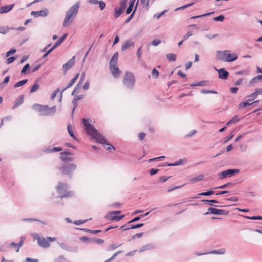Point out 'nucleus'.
Returning <instances> with one entry per match:
<instances>
[{"label":"nucleus","instance_id":"nucleus-1","mask_svg":"<svg viewBox=\"0 0 262 262\" xmlns=\"http://www.w3.org/2000/svg\"><path fill=\"white\" fill-rule=\"evenodd\" d=\"M89 121V119H82V123L85 126L86 133L94 138L98 143H105L106 139Z\"/></svg>","mask_w":262,"mask_h":262},{"label":"nucleus","instance_id":"nucleus-2","mask_svg":"<svg viewBox=\"0 0 262 262\" xmlns=\"http://www.w3.org/2000/svg\"><path fill=\"white\" fill-rule=\"evenodd\" d=\"M80 3H76L67 12L66 17L63 20L62 25L64 27H69L74 21L76 17L79 8Z\"/></svg>","mask_w":262,"mask_h":262},{"label":"nucleus","instance_id":"nucleus-3","mask_svg":"<svg viewBox=\"0 0 262 262\" xmlns=\"http://www.w3.org/2000/svg\"><path fill=\"white\" fill-rule=\"evenodd\" d=\"M32 108L40 113L41 116H49L54 115L56 111L55 106L49 107L48 105H41L38 103L34 104Z\"/></svg>","mask_w":262,"mask_h":262},{"label":"nucleus","instance_id":"nucleus-4","mask_svg":"<svg viewBox=\"0 0 262 262\" xmlns=\"http://www.w3.org/2000/svg\"><path fill=\"white\" fill-rule=\"evenodd\" d=\"M216 57L220 60L229 62L234 61L238 58L236 53H232L229 50L217 51L216 52Z\"/></svg>","mask_w":262,"mask_h":262},{"label":"nucleus","instance_id":"nucleus-5","mask_svg":"<svg viewBox=\"0 0 262 262\" xmlns=\"http://www.w3.org/2000/svg\"><path fill=\"white\" fill-rule=\"evenodd\" d=\"M68 186L66 184L58 183V185L56 186V189L58 193L60 194L59 197L61 199L63 198H69L73 196L74 194L73 191H68Z\"/></svg>","mask_w":262,"mask_h":262},{"label":"nucleus","instance_id":"nucleus-6","mask_svg":"<svg viewBox=\"0 0 262 262\" xmlns=\"http://www.w3.org/2000/svg\"><path fill=\"white\" fill-rule=\"evenodd\" d=\"M76 167L74 163H65L60 167L59 170L61 174L72 178L73 171L76 169Z\"/></svg>","mask_w":262,"mask_h":262},{"label":"nucleus","instance_id":"nucleus-7","mask_svg":"<svg viewBox=\"0 0 262 262\" xmlns=\"http://www.w3.org/2000/svg\"><path fill=\"white\" fill-rule=\"evenodd\" d=\"M34 237L37 241V243L40 247L46 248L49 247L50 242H54L56 240L55 237H48L45 238L39 236L37 234H35Z\"/></svg>","mask_w":262,"mask_h":262},{"label":"nucleus","instance_id":"nucleus-8","mask_svg":"<svg viewBox=\"0 0 262 262\" xmlns=\"http://www.w3.org/2000/svg\"><path fill=\"white\" fill-rule=\"evenodd\" d=\"M123 83L126 88L133 89L135 84V78L134 75L130 72H126L123 79Z\"/></svg>","mask_w":262,"mask_h":262},{"label":"nucleus","instance_id":"nucleus-9","mask_svg":"<svg viewBox=\"0 0 262 262\" xmlns=\"http://www.w3.org/2000/svg\"><path fill=\"white\" fill-rule=\"evenodd\" d=\"M239 169H228L226 170L223 171L219 173V176L221 179H224L227 177H231L235 173L239 172Z\"/></svg>","mask_w":262,"mask_h":262},{"label":"nucleus","instance_id":"nucleus-10","mask_svg":"<svg viewBox=\"0 0 262 262\" xmlns=\"http://www.w3.org/2000/svg\"><path fill=\"white\" fill-rule=\"evenodd\" d=\"M209 214H218V215H228L229 214V212L228 211L216 209L215 208L209 207L208 208L207 211L204 213L205 215H207Z\"/></svg>","mask_w":262,"mask_h":262},{"label":"nucleus","instance_id":"nucleus-11","mask_svg":"<svg viewBox=\"0 0 262 262\" xmlns=\"http://www.w3.org/2000/svg\"><path fill=\"white\" fill-rule=\"evenodd\" d=\"M127 1V0H121L120 3V8L119 9L116 8L115 9L114 17L115 18H118L125 9Z\"/></svg>","mask_w":262,"mask_h":262},{"label":"nucleus","instance_id":"nucleus-12","mask_svg":"<svg viewBox=\"0 0 262 262\" xmlns=\"http://www.w3.org/2000/svg\"><path fill=\"white\" fill-rule=\"evenodd\" d=\"M31 14L34 17H46L49 14V10L47 9H45L40 11H32Z\"/></svg>","mask_w":262,"mask_h":262},{"label":"nucleus","instance_id":"nucleus-13","mask_svg":"<svg viewBox=\"0 0 262 262\" xmlns=\"http://www.w3.org/2000/svg\"><path fill=\"white\" fill-rule=\"evenodd\" d=\"M124 215L117 216L113 211L110 212L105 216V217L110 221H119L123 218Z\"/></svg>","mask_w":262,"mask_h":262},{"label":"nucleus","instance_id":"nucleus-14","mask_svg":"<svg viewBox=\"0 0 262 262\" xmlns=\"http://www.w3.org/2000/svg\"><path fill=\"white\" fill-rule=\"evenodd\" d=\"M214 69L218 72L219 77L221 79H226L229 76V72L226 71L224 68L220 69H217L216 67H214Z\"/></svg>","mask_w":262,"mask_h":262},{"label":"nucleus","instance_id":"nucleus-15","mask_svg":"<svg viewBox=\"0 0 262 262\" xmlns=\"http://www.w3.org/2000/svg\"><path fill=\"white\" fill-rule=\"evenodd\" d=\"M135 43L133 41L130 40H127L123 42L121 46V51L124 52L131 48H134Z\"/></svg>","mask_w":262,"mask_h":262},{"label":"nucleus","instance_id":"nucleus-16","mask_svg":"<svg viewBox=\"0 0 262 262\" xmlns=\"http://www.w3.org/2000/svg\"><path fill=\"white\" fill-rule=\"evenodd\" d=\"M73 154L69 151H63L60 153V159L63 161H72L74 159L73 157H69V155H72Z\"/></svg>","mask_w":262,"mask_h":262},{"label":"nucleus","instance_id":"nucleus-17","mask_svg":"<svg viewBox=\"0 0 262 262\" xmlns=\"http://www.w3.org/2000/svg\"><path fill=\"white\" fill-rule=\"evenodd\" d=\"M226 252V250L225 249H221L219 250H212L209 252H205L203 253H196V255L197 256L202 255L204 254H224Z\"/></svg>","mask_w":262,"mask_h":262},{"label":"nucleus","instance_id":"nucleus-18","mask_svg":"<svg viewBox=\"0 0 262 262\" xmlns=\"http://www.w3.org/2000/svg\"><path fill=\"white\" fill-rule=\"evenodd\" d=\"M82 55L83 54L81 53V52H78L76 54V56H74L73 57H72L70 60H69L66 63L63 64L62 66H73L75 64L76 57H77V58H78L82 56Z\"/></svg>","mask_w":262,"mask_h":262},{"label":"nucleus","instance_id":"nucleus-19","mask_svg":"<svg viewBox=\"0 0 262 262\" xmlns=\"http://www.w3.org/2000/svg\"><path fill=\"white\" fill-rule=\"evenodd\" d=\"M110 67V71L111 73L113 75V76L117 78H118L121 74V71L119 69L118 67Z\"/></svg>","mask_w":262,"mask_h":262},{"label":"nucleus","instance_id":"nucleus-20","mask_svg":"<svg viewBox=\"0 0 262 262\" xmlns=\"http://www.w3.org/2000/svg\"><path fill=\"white\" fill-rule=\"evenodd\" d=\"M24 96L23 95H20L18 98H17L14 103L13 108H15L20 106L24 102Z\"/></svg>","mask_w":262,"mask_h":262},{"label":"nucleus","instance_id":"nucleus-21","mask_svg":"<svg viewBox=\"0 0 262 262\" xmlns=\"http://www.w3.org/2000/svg\"><path fill=\"white\" fill-rule=\"evenodd\" d=\"M14 4L2 6L0 8V13H5L10 11L13 8Z\"/></svg>","mask_w":262,"mask_h":262},{"label":"nucleus","instance_id":"nucleus-22","mask_svg":"<svg viewBox=\"0 0 262 262\" xmlns=\"http://www.w3.org/2000/svg\"><path fill=\"white\" fill-rule=\"evenodd\" d=\"M68 35L67 33H65L61 37H60L58 40L55 43L53 46L52 47V50H54L56 48H57L58 46H59L63 41L66 39Z\"/></svg>","mask_w":262,"mask_h":262},{"label":"nucleus","instance_id":"nucleus-23","mask_svg":"<svg viewBox=\"0 0 262 262\" xmlns=\"http://www.w3.org/2000/svg\"><path fill=\"white\" fill-rule=\"evenodd\" d=\"M79 76V74L77 73L76 74V75L74 76V77L69 82L67 86L62 90V92H64L67 89L72 86L75 83V82L77 80V78H78Z\"/></svg>","mask_w":262,"mask_h":262},{"label":"nucleus","instance_id":"nucleus-24","mask_svg":"<svg viewBox=\"0 0 262 262\" xmlns=\"http://www.w3.org/2000/svg\"><path fill=\"white\" fill-rule=\"evenodd\" d=\"M62 150V148L61 147H54L53 148H46L45 151L47 153H51L54 152H58Z\"/></svg>","mask_w":262,"mask_h":262},{"label":"nucleus","instance_id":"nucleus-25","mask_svg":"<svg viewBox=\"0 0 262 262\" xmlns=\"http://www.w3.org/2000/svg\"><path fill=\"white\" fill-rule=\"evenodd\" d=\"M118 59V53L116 52L113 55V57H112L110 60V66H116L117 63Z\"/></svg>","mask_w":262,"mask_h":262},{"label":"nucleus","instance_id":"nucleus-26","mask_svg":"<svg viewBox=\"0 0 262 262\" xmlns=\"http://www.w3.org/2000/svg\"><path fill=\"white\" fill-rule=\"evenodd\" d=\"M202 202H204L205 204H208L210 206H214L215 207H220L222 206H217V205H214L212 204L211 203H218L219 202L215 200H202Z\"/></svg>","mask_w":262,"mask_h":262},{"label":"nucleus","instance_id":"nucleus-27","mask_svg":"<svg viewBox=\"0 0 262 262\" xmlns=\"http://www.w3.org/2000/svg\"><path fill=\"white\" fill-rule=\"evenodd\" d=\"M259 101V100H256L253 101V102H242L239 104V108H242L246 107L247 105H252L255 103H258Z\"/></svg>","mask_w":262,"mask_h":262},{"label":"nucleus","instance_id":"nucleus-28","mask_svg":"<svg viewBox=\"0 0 262 262\" xmlns=\"http://www.w3.org/2000/svg\"><path fill=\"white\" fill-rule=\"evenodd\" d=\"M258 81H262V74L260 75H257L254 78H253L250 81V84H252L254 83L257 82Z\"/></svg>","mask_w":262,"mask_h":262},{"label":"nucleus","instance_id":"nucleus-29","mask_svg":"<svg viewBox=\"0 0 262 262\" xmlns=\"http://www.w3.org/2000/svg\"><path fill=\"white\" fill-rule=\"evenodd\" d=\"M138 2H139V0H138L137 1V3H136V5L135 6V9L133 12V13L131 14V15L125 20V24H127L128 23L130 20L131 19L133 18L134 15V14L135 13V11L136 10H137V6H138Z\"/></svg>","mask_w":262,"mask_h":262},{"label":"nucleus","instance_id":"nucleus-30","mask_svg":"<svg viewBox=\"0 0 262 262\" xmlns=\"http://www.w3.org/2000/svg\"><path fill=\"white\" fill-rule=\"evenodd\" d=\"M80 229L81 230L84 231L85 232H89V233H90L91 234H97V233H99V232H100L101 231L100 230H91V229H87V228H81V229Z\"/></svg>","mask_w":262,"mask_h":262},{"label":"nucleus","instance_id":"nucleus-31","mask_svg":"<svg viewBox=\"0 0 262 262\" xmlns=\"http://www.w3.org/2000/svg\"><path fill=\"white\" fill-rule=\"evenodd\" d=\"M239 121V119L238 116H234L227 123V125L230 124H235Z\"/></svg>","mask_w":262,"mask_h":262},{"label":"nucleus","instance_id":"nucleus-32","mask_svg":"<svg viewBox=\"0 0 262 262\" xmlns=\"http://www.w3.org/2000/svg\"><path fill=\"white\" fill-rule=\"evenodd\" d=\"M68 130L69 135L71 137H72L74 140H77V138L75 137V136L74 134V133L73 132L72 127L71 124H69L68 126Z\"/></svg>","mask_w":262,"mask_h":262},{"label":"nucleus","instance_id":"nucleus-33","mask_svg":"<svg viewBox=\"0 0 262 262\" xmlns=\"http://www.w3.org/2000/svg\"><path fill=\"white\" fill-rule=\"evenodd\" d=\"M207 82V81H201L196 83H192L191 84H190V86L191 87H194V86H205L207 85L206 84Z\"/></svg>","mask_w":262,"mask_h":262},{"label":"nucleus","instance_id":"nucleus-34","mask_svg":"<svg viewBox=\"0 0 262 262\" xmlns=\"http://www.w3.org/2000/svg\"><path fill=\"white\" fill-rule=\"evenodd\" d=\"M39 89V84H38L37 82H36L34 83V84L32 86V87L30 88V93H34L37 90H38Z\"/></svg>","mask_w":262,"mask_h":262},{"label":"nucleus","instance_id":"nucleus-35","mask_svg":"<svg viewBox=\"0 0 262 262\" xmlns=\"http://www.w3.org/2000/svg\"><path fill=\"white\" fill-rule=\"evenodd\" d=\"M166 57L167 59L170 61H174L176 60V55L174 54H168Z\"/></svg>","mask_w":262,"mask_h":262},{"label":"nucleus","instance_id":"nucleus-36","mask_svg":"<svg viewBox=\"0 0 262 262\" xmlns=\"http://www.w3.org/2000/svg\"><path fill=\"white\" fill-rule=\"evenodd\" d=\"M27 79H24L23 80L19 81L14 84V87L17 88L21 86L26 84L27 82Z\"/></svg>","mask_w":262,"mask_h":262},{"label":"nucleus","instance_id":"nucleus-37","mask_svg":"<svg viewBox=\"0 0 262 262\" xmlns=\"http://www.w3.org/2000/svg\"><path fill=\"white\" fill-rule=\"evenodd\" d=\"M204 179V176L203 174H200L197 177H194L191 179V181L192 182H198L203 180Z\"/></svg>","mask_w":262,"mask_h":262},{"label":"nucleus","instance_id":"nucleus-38","mask_svg":"<svg viewBox=\"0 0 262 262\" xmlns=\"http://www.w3.org/2000/svg\"><path fill=\"white\" fill-rule=\"evenodd\" d=\"M214 193V192L212 190H210L209 191L201 192L198 194V195H204V196H208L210 195H212Z\"/></svg>","mask_w":262,"mask_h":262},{"label":"nucleus","instance_id":"nucleus-39","mask_svg":"<svg viewBox=\"0 0 262 262\" xmlns=\"http://www.w3.org/2000/svg\"><path fill=\"white\" fill-rule=\"evenodd\" d=\"M25 239V237H21L19 242L17 244V249L16 250L17 252L19 251V248L23 245Z\"/></svg>","mask_w":262,"mask_h":262},{"label":"nucleus","instance_id":"nucleus-40","mask_svg":"<svg viewBox=\"0 0 262 262\" xmlns=\"http://www.w3.org/2000/svg\"><path fill=\"white\" fill-rule=\"evenodd\" d=\"M59 245L60 247L62 249L69 251H71V248L69 247L68 245H67L65 243H61L59 244Z\"/></svg>","mask_w":262,"mask_h":262},{"label":"nucleus","instance_id":"nucleus-41","mask_svg":"<svg viewBox=\"0 0 262 262\" xmlns=\"http://www.w3.org/2000/svg\"><path fill=\"white\" fill-rule=\"evenodd\" d=\"M85 77V73L84 72H83L81 75L80 77L79 81L78 84H77V86H80V85L82 83V82H83V81L84 80Z\"/></svg>","mask_w":262,"mask_h":262},{"label":"nucleus","instance_id":"nucleus-42","mask_svg":"<svg viewBox=\"0 0 262 262\" xmlns=\"http://www.w3.org/2000/svg\"><path fill=\"white\" fill-rule=\"evenodd\" d=\"M80 240L87 243L93 242V240L92 238L86 236H82L80 237Z\"/></svg>","mask_w":262,"mask_h":262},{"label":"nucleus","instance_id":"nucleus-43","mask_svg":"<svg viewBox=\"0 0 262 262\" xmlns=\"http://www.w3.org/2000/svg\"><path fill=\"white\" fill-rule=\"evenodd\" d=\"M245 217L246 219H249V220H262V216L260 215L257 216H245Z\"/></svg>","mask_w":262,"mask_h":262},{"label":"nucleus","instance_id":"nucleus-44","mask_svg":"<svg viewBox=\"0 0 262 262\" xmlns=\"http://www.w3.org/2000/svg\"><path fill=\"white\" fill-rule=\"evenodd\" d=\"M201 92L202 93L205 94H216L217 93V92L216 91H215L207 90H205V89L202 90Z\"/></svg>","mask_w":262,"mask_h":262},{"label":"nucleus","instance_id":"nucleus-45","mask_svg":"<svg viewBox=\"0 0 262 262\" xmlns=\"http://www.w3.org/2000/svg\"><path fill=\"white\" fill-rule=\"evenodd\" d=\"M30 71V67H23L21 73L22 74H26L27 73H29Z\"/></svg>","mask_w":262,"mask_h":262},{"label":"nucleus","instance_id":"nucleus-46","mask_svg":"<svg viewBox=\"0 0 262 262\" xmlns=\"http://www.w3.org/2000/svg\"><path fill=\"white\" fill-rule=\"evenodd\" d=\"M224 19H225V16L223 15H220L218 16L213 18V19L214 21H223Z\"/></svg>","mask_w":262,"mask_h":262},{"label":"nucleus","instance_id":"nucleus-47","mask_svg":"<svg viewBox=\"0 0 262 262\" xmlns=\"http://www.w3.org/2000/svg\"><path fill=\"white\" fill-rule=\"evenodd\" d=\"M192 34H193V31H192V30L189 31L187 33V34H186L185 35H184L183 36V40H186L188 37H189L190 36L192 35Z\"/></svg>","mask_w":262,"mask_h":262},{"label":"nucleus","instance_id":"nucleus-48","mask_svg":"<svg viewBox=\"0 0 262 262\" xmlns=\"http://www.w3.org/2000/svg\"><path fill=\"white\" fill-rule=\"evenodd\" d=\"M121 252V251H117V252H116L114 254V255L111 257H110V258L107 259V260H106L104 262H110L112 260H113L116 256H117L119 253H120Z\"/></svg>","mask_w":262,"mask_h":262},{"label":"nucleus","instance_id":"nucleus-49","mask_svg":"<svg viewBox=\"0 0 262 262\" xmlns=\"http://www.w3.org/2000/svg\"><path fill=\"white\" fill-rule=\"evenodd\" d=\"M9 31V28L8 27L0 26V33L6 34Z\"/></svg>","mask_w":262,"mask_h":262},{"label":"nucleus","instance_id":"nucleus-50","mask_svg":"<svg viewBox=\"0 0 262 262\" xmlns=\"http://www.w3.org/2000/svg\"><path fill=\"white\" fill-rule=\"evenodd\" d=\"M214 12H210V13H207L204 14L200 15L194 16L191 17V19H195V18H197L205 17V16H209V15H211V14H212Z\"/></svg>","mask_w":262,"mask_h":262},{"label":"nucleus","instance_id":"nucleus-51","mask_svg":"<svg viewBox=\"0 0 262 262\" xmlns=\"http://www.w3.org/2000/svg\"><path fill=\"white\" fill-rule=\"evenodd\" d=\"M88 221H89V220H77V221H75L73 222V223L75 225H81L82 224H83V223H85L87 222Z\"/></svg>","mask_w":262,"mask_h":262},{"label":"nucleus","instance_id":"nucleus-52","mask_svg":"<svg viewBox=\"0 0 262 262\" xmlns=\"http://www.w3.org/2000/svg\"><path fill=\"white\" fill-rule=\"evenodd\" d=\"M103 145H104V144H106V145H108V146L106 148V149L108 151H111V149H113V150H115V147L112 145H111V144H109L108 143H107V140H106V142L105 143H101Z\"/></svg>","mask_w":262,"mask_h":262},{"label":"nucleus","instance_id":"nucleus-53","mask_svg":"<svg viewBox=\"0 0 262 262\" xmlns=\"http://www.w3.org/2000/svg\"><path fill=\"white\" fill-rule=\"evenodd\" d=\"M141 3L144 5L147 9H148V6L150 3V1L149 0H140Z\"/></svg>","mask_w":262,"mask_h":262},{"label":"nucleus","instance_id":"nucleus-54","mask_svg":"<svg viewBox=\"0 0 262 262\" xmlns=\"http://www.w3.org/2000/svg\"><path fill=\"white\" fill-rule=\"evenodd\" d=\"M60 91V89L59 88H57V89H56L55 90H54L52 94H51V99L52 100H53L55 97H56L57 94L58 93V92Z\"/></svg>","mask_w":262,"mask_h":262},{"label":"nucleus","instance_id":"nucleus-55","mask_svg":"<svg viewBox=\"0 0 262 262\" xmlns=\"http://www.w3.org/2000/svg\"><path fill=\"white\" fill-rule=\"evenodd\" d=\"M151 245H146L145 246H142L141 249H140V252H143L146 250L149 249L151 248Z\"/></svg>","mask_w":262,"mask_h":262},{"label":"nucleus","instance_id":"nucleus-56","mask_svg":"<svg viewBox=\"0 0 262 262\" xmlns=\"http://www.w3.org/2000/svg\"><path fill=\"white\" fill-rule=\"evenodd\" d=\"M159 71L154 68L152 71V76L153 77L157 78L159 76Z\"/></svg>","mask_w":262,"mask_h":262},{"label":"nucleus","instance_id":"nucleus-57","mask_svg":"<svg viewBox=\"0 0 262 262\" xmlns=\"http://www.w3.org/2000/svg\"><path fill=\"white\" fill-rule=\"evenodd\" d=\"M98 5L100 10H103L106 6L105 3L102 1H99Z\"/></svg>","mask_w":262,"mask_h":262},{"label":"nucleus","instance_id":"nucleus-58","mask_svg":"<svg viewBox=\"0 0 262 262\" xmlns=\"http://www.w3.org/2000/svg\"><path fill=\"white\" fill-rule=\"evenodd\" d=\"M144 224L142 223L138 224L136 225H131L130 228H132V229H136L138 228H140L142 226H143Z\"/></svg>","mask_w":262,"mask_h":262},{"label":"nucleus","instance_id":"nucleus-59","mask_svg":"<svg viewBox=\"0 0 262 262\" xmlns=\"http://www.w3.org/2000/svg\"><path fill=\"white\" fill-rule=\"evenodd\" d=\"M161 42L160 39H155L151 42V45L154 46H157Z\"/></svg>","mask_w":262,"mask_h":262},{"label":"nucleus","instance_id":"nucleus-60","mask_svg":"<svg viewBox=\"0 0 262 262\" xmlns=\"http://www.w3.org/2000/svg\"><path fill=\"white\" fill-rule=\"evenodd\" d=\"M15 59V57H10L6 59V62L7 64H9L13 62Z\"/></svg>","mask_w":262,"mask_h":262},{"label":"nucleus","instance_id":"nucleus-61","mask_svg":"<svg viewBox=\"0 0 262 262\" xmlns=\"http://www.w3.org/2000/svg\"><path fill=\"white\" fill-rule=\"evenodd\" d=\"M143 232L137 233L132 236L131 239H135L136 238H140L143 236Z\"/></svg>","mask_w":262,"mask_h":262},{"label":"nucleus","instance_id":"nucleus-62","mask_svg":"<svg viewBox=\"0 0 262 262\" xmlns=\"http://www.w3.org/2000/svg\"><path fill=\"white\" fill-rule=\"evenodd\" d=\"M166 12V10H164L161 13L156 14L154 15V17L156 18L157 19H159L163 15L165 14V13Z\"/></svg>","mask_w":262,"mask_h":262},{"label":"nucleus","instance_id":"nucleus-63","mask_svg":"<svg viewBox=\"0 0 262 262\" xmlns=\"http://www.w3.org/2000/svg\"><path fill=\"white\" fill-rule=\"evenodd\" d=\"M218 36V34H206L205 35V37L209 39H212L213 38H215Z\"/></svg>","mask_w":262,"mask_h":262},{"label":"nucleus","instance_id":"nucleus-64","mask_svg":"<svg viewBox=\"0 0 262 262\" xmlns=\"http://www.w3.org/2000/svg\"><path fill=\"white\" fill-rule=\"evenodd\" d=\"M16 52V50L14 48H12L10 51L7 52L6 57H9L11 54H13Z\"/></svg>","mask_w":262,"mask_h":262}]
</instances>
